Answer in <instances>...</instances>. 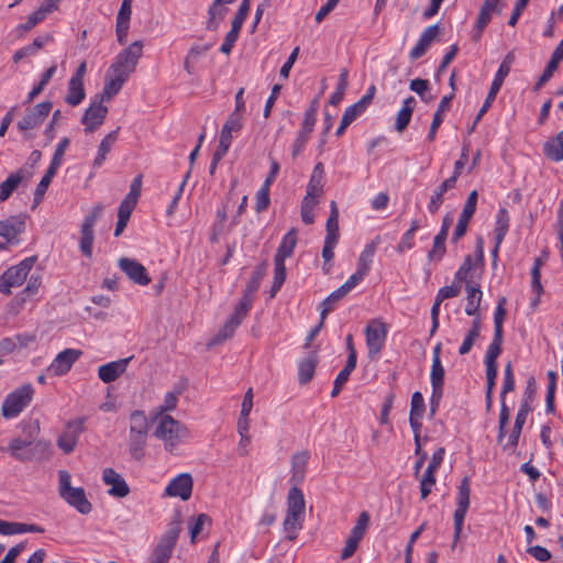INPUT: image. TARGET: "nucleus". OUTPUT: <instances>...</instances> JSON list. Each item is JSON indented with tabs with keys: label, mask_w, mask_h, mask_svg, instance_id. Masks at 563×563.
<instances>
[{
	"label": "nucleus",
	"mask_w": 563,
	"mask_h": 563,
	"mask_svg": "<svg viewBox=\"0 0 563 563\" xmlns=\"http://www.w3.org/2000/svg\"><path fill=\"white\" fill-rule=\"evenodd\" d=\"M151 421L156 424L154 437L164 442V448L168 452H173L189 435L186 426L172 416L151 418Z\"/></svg>",
	"instance_id": "f257e3e1"
},
{
	"label": "nucleus",
	"mask_w": 563,
	"mask_h": 563,
	"mask_svg": "<svg viewBox=\"0 0 563 563\" xmlns=\"http://www.w3.org/2000/svg\"><path fill=\"white\" fill-rule=\"evenodd\" d=\"M305 506L302 492L298 487H291L287 498V515L283 523L288 540H295L302 528Z\"/></svg>",
	"instance_id": "f03ea898"
},
{
	"label": "nucleus",
	"mask_w": 563,
	"mask_h": 563,
	"mask_svg": "<svg viewBox=\"0 0 563 563\" xmlns=\"http://www.w3.org/2000/svg\"><path fill=\"white\" fill-rule=\"evenodd\" d=\"M58 493L59 496L79 514L87 515L91 511L92 505L87 499L85 489L71 486L70 474L62 470L58 472Z\"/></svg>",
	"instance_id": "7ed1b4c3"
},
{
	"label": "nucleus",
	"mask_w": 563,
	"mask_h": 563,
	"mask_svg": "<svg viewBox=\"0 0 563 563\" xmlns=\"http://www.w3.org/2000/svg\"><path fill=\"white\" fill-rule=\"evenodd\" d=\"M252 308V298L250 295L242 296L239 303L235 306L233 313L225 321L223 327L218 331V333L210 340L209 346H214L223 343L224 341L231 339L234 335L235 330L242 323V321L247 317L250 310Z\"/></svg>",
	"instance_id": "20e7f679"
},
{
	"label": "nucleus",
	"mask_w": 563,
	"mask_h": 563,
	"mask_svg": "<svg viewBox=\"0 0 563 563\" xmlns=\"http://www.w3.org/2000/svg\"><path fill=\"white\" fill-rule=\"evenodd\" d=\"M143 53V42L135 41L126 48L121 51L114 58V62L109 67L110 73H120L125 77H130L135 71L139 59Z\"/></svg>",
	"instance_id": "39448f33"
},
{
	"label": "nucleus",
	"mask_w": 563,
	"mask_h": 563,
	"mask_svg": "<svg viewBox=\"0 0 563 563\" xmlns=\"http://www.w3.org/2000/svg\"><path fill=\"white\" fill-rule=\"evenodd\" d=\"M470 497H471V478L465 476L457 488L456 495V509L453 515L454 519V536H453V544L452 549L455 548L457 541L461 538L464 520L470 508Z\"/></svg>",
	"instance_id": "423d86ee"
},
{
	"label": "nucleus",
	"mask_w": 563,
	"mask_h": 563,
	"mask_svg": "<svg viewBox=\"0 0 563 563\" xmlns=\"http://www.w3.org/2000/svg\"><path fill=\"white\" fill-rule=\"evenodd\" d=\"M36 260V256H30L24 258L20 264L8 268L0 276V292L10 295L13 287L21 286L33 268Z\"/></svg>",
	"instance_id": "0eeeda50"
},
{
	"label": "nucleus",
	"mask_w": 563,
	"mask_h": 563,
	"mask_svg": "<svg viewBox=\"0 0 563 563\" xmlns=\"http://www.w3.org/2000/svg\"><path fill=\"white\" fill-rule=\"evenodd\" d=\"M33 387L27 384L10 393L2 404V415L4 418H14L19 416L31 402L33 397Z\"/></svg>",
	"instance_id": "6e6552de"
},
{
	"label": "nucleus",
	"mask_w": 563,
	"mask_h": 563,
	"mask_svg": "<svg viewBox=\"0 0 563 563\" xmlns=\"http://www.w3.org/2000/svg\"><path fill=\"white\" fill-rule=\"evenodd\" d=\"M26 219V214L20 213L0 220V238L5 240L7 246L20 244L19 236L25 231Z\"/></svg>",
	"instance_id": "1a4fd4ad"
},
{
	"label": "nucleus",
	"mask_w": 563,
	"mask_h": 563,
	"mask_svg": "<svg viewBox=\"0 0 563 563\" xmlns=\"http://www.w3.org/2000/svg\"><path fill=\"white\" fill-rule=\"evenodd\" d=\"M366 345L368 349V357L375 358L384 349L387 328L386 324L378 320H372L368 322L365 329Z\"/></svg>",
	"instance_id": "9d476101"
},
{
	"label": "nucleus",
	"mask_w": 563,
	"mask_h": 563,
	"mask_svg": "<svg viewBox=\"0 0 563 563\" xmlns=\"http://www.w3.org/2000/svg\"><path fill=\"white\" fill-rule=\"evenodd\" d=\"M85 422H86V418H82V417L69 421L66 424L64 432L57 439L58 448L66 454L74 452V450L77 445L79 435L85 430Z\"/></svg>",
	"instance_id": "9b49d317"
},
{
	"label": "nucleus",
	"mask_w": 563,
	"mask_h": 563,
	"mask_svg": "<svg viewBox=\"0 0 563 563\" xmlns=\"http://www.w3.org/2000/svg\"><path fill=\"white\" fill-rule=\"evenodd\" d=\"M444 454V448H439L432 454L430 463L420 478V494L422 499H426L431 494L432 488L437 483L435 473L443 462Z\"/></svg>",
	"instance_id": "f8f14e48"
},
{
	"label": "nucleus",
	"mask_w": 563,
	"mask_h": 563,
	"mask_svg": "<svg viewBox=\"0 0 563 563\" xmlns=\"http://www.w3.org/2000/svg\"><path fill=\"white\" fill-rule=\"evenodd\" d=\"M81 354L82 352L76 349H66L62 351L46 368V374L49 376H63L67 374Z\"/></svg>",
	"instance_id": "ddd939ff"
},
{
	"label": "nucleus",
	"mask_w": 563,
	"mask_h": 563,
	"mask_svg": "<svg viewBox=\"0 0 563 563\" xmlns=\"http://www.w3.org/2000/svg\"><path fill=\"white\" fill-rule=\"evenodd\" d=\"M52 108L53 103L51 101L37 103L18 122V129L20 131H29L37 128L47 118Z\"/></svg>",
	"instance_id": "4468645a"
},
{
	"label": "nucleus",
	"mask_w": 563,
	"mask_h": 563,
	"mask_svg": "<svg viewBox=\"0 0 563 563\" xmlns=\"http://www.w3.org/2000/svg\"><path fill=\"white\" fill-rule=\"evenodd\" d=\"M118 265L122 272L129 277L133 283L147 286L151 283V278L147 274V271L144 265L133 258L121 257L118 261Z\"/></svg>",
	"instance_id": "2eb2a0df"
},
{
	"label": "nucleus",
	"mask_w": 563,
	"mask_h": 563,
	"mask_svg": "<svg viewBox=\"0 0 563 563\" xmlns=\"http://www.w3.org/2000/svg\"><path fill=\"white\" fill-rule=\"evenodd\" d=\"M192 477L189 473H181L173 478L165 488V496L179 497L188 500L192 493Z\"/></svg>",
	"instance_id": "dca6fc26"
},
{
	"label": "nucleus",
	"mask_w": 563,
	"mask_h": 563,
	"mask_svg": "<svg viewBox=\"0 0 563 563\" xmlns=\"http://www.w3.org/2000/svg\"><path fill=\"white\" fill-rule=\"evenodd\" d=\"M101 98L99 100H95L85 111L81 123L86 126L85 131L87 133L93 132L103 123L108 113V108L103 106Z\"/></svg>",
	"instance_id": "f3484780"
},
{
	"label": "nucleus",
	"mask_w": 563,
	"mask_h": 563,
	"mask_svg": "<svg viewBox=\"0 0 563 563\" xmlns=\"http://www.w3.org/2000/svg\"><path fill=\"white\" fill-rule=\"evenodd\" d=\"M102 479L106 485L110 486L109 495L123 498L129 495L130 487L121 474L111 467H107L102 472Z\"/></svg>",
	"instance_id": "a211bd4d"
},
{
	"label": "nucleus",
	"mask_w": 563,
	"mask_h": 563,
	"mask_svg": "<svg viewBox=\"0 0 563 563\" xmlns=\"http://www.w3.org/2000/svg\"><path fill=\"white\" fill-rule=\"evenodd\" d=\"M440 27L438 24H433L428 26L422 34L420 35L417 44L412 47V49L409 53V57L412 60H416L420 57H422L432 42L435 40V37L439 35Z\"/></svg>",
	"instance_id": "6ab92c4d"
},
{
	"label": "nucleus",
	"mask_w": 563,
	"mask_h": 563,
	"mask_svg": "<svg viewBox=\"0 0 563 563\" xmlns=\"http://www.w3.org/2000/svg\"><path fill=\"white\" fill-rule=\"evenodd\" d=\"M131 360L132 357H126L101 365L98 368L99 378L107 384L114 382L121 374L125 372Z\"/></svg>",
	"instance_id": "aec40b11"
},
{
	"label": "nucleus",
	"mask_w": 563,
	"mask_h": 563,
	"mask_svg": "<svg viewBox=\"0 0 563 563\" xmlns=\"http://www.w3.org/2000/svg\"><path fill=\"white\" fill-rule=\"evenodd\" d=\"M563 59V40L558 44L555 47L551 59L549 60L545 69L543 70L542 75L539 77L538 81L536 82L533 90L539 91L553 76L554 71L558 69L559 64Z\"/></svg>",
	"instance_id": "412c9836"
},
{
	"label": "nucleus",
	"mask_w": 563,
	"mask_h": 563,
	"mask_svg": "<svg viewBox=\"0 0 563 563\" xmlns=\"http://www.w3.org/2000/svg\"><path fill=\"white\" fill-rule=\"evenodd\" d=\"M128 79V77L121 75L120 73H110L108 70L107 81L100 96L101 101H109L112 97L119 93Z\"/></svg>",
	"instance_id": "4be33fe9"
},
{
	"label": "nucleus",
	"mask_w": 563,
	"mask_h": 563,
	"mask_svg": "<svg viewBox=\"0 0 563 563\" xmlns=\"http://www.w3.org/2000/svg\"><path fill=\"white\" fill-rule=\"evenodd\" d=\"M456 180L457 179L455 177L451 176L437 187L428 203V211L431 214H435L438 212L444 201V194L455 187Z\"/></svg>",
	"instance_id": "5701e85b"
},
{
	"label": "nucleus",
	"mask_w": 563,
	"mask_h": 563,
	"mask_svg": "<svg viewBox=\"0 0 563 563\" xmlns=\"http://www.w3.org/2000/svg\"><path fill=\"white\" fill-rule=\"evenodd\" d=\"M465 290H466V299H467V303H466V307H465V313L467 316H478V309H479V305H481V301H482V290L479 288V285L477 284H473L471 282H466V286H465Z\"/></svg>",
	"instance_id": "b1692460"
},
{
	"label": "nucleus",
	"mask_w": 563,
	"mask_h": 563,
	"mask_svg": "<svg viewBox=\"0 0 563 563\" xmlns=\"http://www.w3.org/2000/svg\"><path fill=\"white\" fill-rule=\"evenodd\" d=\"M183 393V387H175L164 396L163 404L159 405L153 412L151 418L163 416H170L169 412L175 410L178 404V397Z\"/></svg>",
	"instance_id": "393cba45"
},
{
	"label": "nucleus",
	"mask_w": 563,
	"mask_h": 563,
	"mask_svg": "<svg viewBox=\"0 0 563 563\" xmlns=\"http://www.w3.org/2000/svg\"><path fill=\"white\" fill-rule=\"evenodd\" d=\"M417 104L416 99L410 96L404 100L401 109L398 111L396 117L395 129L397 132H404L410 123L415 107Z\"/></svg>",
	"instance_id": "a878e982"
},
{
	"label": "nucleus",
	"mask_w": 563,
	"mask_h": 563,
	"mask_svg": "<svg viewBox=\"0 0 563 563\" xmlns=\"http://www.w3.org/2000/svg\"><path fill=\"white\" fill-rule=\"evenodd\" d=\"M453 97H454V93L452 92L449 96H444L440 100V103H439L438 109H437V111H435V113L433 115V120H432V123H431V126H430V130H429V133H428V136H427L429 142L434 141L437 132H438V129L440 128V125L443 122V113L446 110H449Z\"/></svg>",
	"instance_id": "bb28decb"
},
{
	"label": "nucleus",
	"mask_w": 563,
	"mask_h": 563,
	"mask_svg": "<svg viewBox=\"0 0 563 563\" xmlns=\"http://www.w3.org/2000/svg\"><path fill=\"white\" fill-rule=\"evenodd\" d=\"M150 431V420L143 410H133L130 413V434L147 435Z\"/></svg>",
	"instance_id": "cd10ccee"
},
{
	"label": "nucleus",
	"mask_w": 563,
	"mask_h": 563,
	"mask_svg": "<svg viewBox=\"0 0 563 563\" xmlns=\"http://www.w3.org/2000/svg\"><path fill=\"white\" fill-rule=\"evenodd\" d=\"M24 175L25 172L21 168L8 176V178L0 185V202H4L10 198L13 191L22 183Z\"/></svg>",
	"instance_id": "c85d7f7f"
},
{
	"label": "nucleus",
	"mask_w": 563,
	"mask_h": 563,
	"mask_svg": "<svg viewBox=\"0 0 563 563\" xmlns=\"http://www.w3.org/2000/svg\"><path fill=\"white\" fill-rule=\"evenodd\" d=\"M318 364V356L314 352L310 353L306 358H303L298 366V380L301 385H306L309 383L316 371V366Z\"/></svg>",
	"instance_id": "c756f323"
},
{
	"label": "nucleus",
	"mask_w": 563,
	"mask_h": 563,
	"mask_svg": "<svg viewBox=\"0 0 563 563\" xmlns=\"http://www.w3.org/2000/svg\"><path fill=\"white\" fill-rule=\"evenodd\" d=\"M498 0H485L477 18L476 27L478 29V37H482V33L485 27L489 24L492 15L498 10Z\"/></svg>",
	"instance_id": "7c9ffc66"
},
{
	"label": "nucleus",
	"mask_w": 563,
	"mask_h": 563,
	"mask_svg": "<svg viewBox=\"0 0 563 563\" xmlns=\"http://www.w3.org/2000/svg\"><path fill=\"white\" fill-rule=\"evenodd\" d=\"M505 77H500L499 75L495 74V77L493 79V82L490 85V89L487 93V97L479 109L476 118H475V124H478V122L482 120L483 115L489 110L493 102L496 99L497 93L499 92L503 84H504Z\"/></svg>",
	"instance_id": "2f4dec72"
},
{
	"label": "nucleus",
	"mask_w": 563,
	"mask_h": 563,
	"mask_svg": "<svg viewBox=\"0 0 563 563\" xmlns=\"http://www.w3.org/2000/svg\"><path fill=\"white\" fill-rule=\"evenodd\" d=\"M30 444L31 442H27L25 440L13 439L8 446V451L11 454V456L18 461H30L34 456L30 449Z\"/></svg>",
	"instance_id": "473e14b6"
},
{
	"label": "nucleus",
	"mask_w": 563,
	"mask_h": 563,
	"mask_svg": "<svg viewBox=\"0 0 563 563\" xmlns=\"http://www.w3.org/2000/svg\"><path fill=\"white\" fill-rule=\"evenodd\" d=\"M296 244L297 232L295 229H291L284 235L282 243L279 244L277 252L274 256V260H280L285 262L287 257H290L292 255Z\"/></svg>",
	"instance_id": "72a5a7b5"
},
{
	"label": "nucleus",
	"mask_w": 563,
	"mask_h": 563,
	"mask_svg": "<svg viewBox=\"0 0 563 563\" xmlns=\"http://www.w3.org/2000/svg\"><path fill=\"white\" fill-rule=\"evenodd\" d=\"M119 129L108 133L100 142L98 154L93 159V167L99 168L104 163L108 153L111 151L113 144L117 142Z\"/></svg>",
	"instance_id": "f704fd0d"
},
{
	"label": "nucleus",
	"mask_w": 563,
	"mask_h": 563,
	"mask_svg": "<svg viewBox=\"0 0 563 563\" xmlns=\"http://www.w3.org/2000/svg\"><path fill=\"white\" fill-rule=\"evenodd\" d=\"M510 217L506 208H500L496 214L494 235L497 243H503L509 230Z\"/></svg>",
	"instance_id": "c9c22d12"
},
{
	"label": "nucleus",
	"mask_w": 563,
	"mask_h": 563,
	"mask_svg": "<svg viewBox=\"0 0 563 563\" xmlns=\"http://www.w3.org/2000/svg\"><path fill=\"white\" fill-rule=\"evenodd\" d=\"M310 455L308 451H302L294 454L291 460L292 479L301 482L305 477L307 463Z\"/></svg>",
	"instance_id": "e433bc0d"
},
{
	"label": "nucleus",
	"mask_w": 563,
	"mask_h": 563,
	"mask_svg": "<svg viewBox=\"0 0 563 563\" xmlns=\"http://www.w3.org/2000/svg\"><path fill=\"white\" fill-rule=\"evenodd\" d=\"M481 328H482L481 318L477 317L473 320L472 328L468 330L466 336L464 338V340L459 349V353L461 355H465V354L470 353L475 341L479 338Z\"/></svg>",
	"instance_id": "4c0bfd02"
},
{
	"label": "nucleus",
	"mask_w": 563,
	"mask_h": 563,
	"mask_svg": "<svg viewBox=\"0 0 563 563\" xmlns=\"http://www.w3.org/2000/svg\"><path fill=\"white\" fill-rule=\"evenodd\" d=\"M85 97H86V93H85V88H84V81L69 79L68 90H67L65 101L68 104L76 107L79 103H81V101L85 99Z\"/></svg>",
	"instance_id": "58836bf2"
},
{
	"label": "nucleus",
	"mask_w": 563,
	"mask_h": 563,
	"mask_svg": "<svg viewBox=\"0 0 563 563\" xmlns=\"http://www.w3.org/2000/svg\"><path fill=\"white\" fill-rule=\"evenodd\" d=\"M147 435L129 433V451L133 460L141 461L145 455Z\"/></svg>",
	"instance_id": "ea45409f"
},
{
	"label": "nucleus",
	"mask_w": 563,
	"mask_h": 563,
	"mask_svg": "<svg viewBox=\"0 0 563 563\" xmlns=\"http://www.w3.org/2000/svg\"><path fill=\"white\" fill-rule=\"evenodd\" d=\"M375 252H376V244L374 242L367 244L358 257L356 271L363 273L364 275H367L371 271V265H372Z\"/></svg>",
	"instance_id": "a19ab883"
},
{
	"label": "nucleus",
	"mask_w": 563,
	"mask_h": 563,
	"mask_svg": "<svg viewBox=\"0 0 563 563\" xmlns=\"http://www.w3.org/2000/svg\"><path fill=\"white\" fill-rule=\"evenodd\" d=\"M369 515L367 511H362L357 518L355 526L352 528L349 538L357 541L358 543L364 538L366 530L369 526Z\"/></svg>",
	"instance_id": "79ce46f5"
},
{
	"label": "nucleus",
	"mask_w": 563,
	"mask_h": 563,
	"mask_svg": "<svg viewBox=\"0 0 563 563\" xmlns=\"http://www.w3.org/2000/svg\"><path fill=\"white\" fill-rule=\"evenodd\" d=\"M544 154L554 162L563 161V141H561L559 135L544 144Z\"/></svg>",
	"instance_id": "37998d69"
},
{
	"label": "nucleus",
	"mask_w": 563,
	"mask_h": 563,
	"mask_svg": "<svg viewBox=\"0 0 563 563\" xmlns=\"http://www.w3.org/2000/svg\"><path fill=\"white\" fill-rule=\"evenodd\" d=\"M503 334L494 333L493 341L487 347L485 354V364L497 365V358L503 351Z\"/></svg>",
	"instance_id": "c03bdc74"
},
{
	"label": "nucleus",
	"mask_w": 563,
	"mask_h": 563,
	"mask_svg": "<svg viewBox=\"0 0 563 563\" xmlns=\"http://www.w3.org/2000/svg\"><path fill=\"white\" fill-rule=\"evenodd\" d=\"M48 41V37L46 38H43V37H36L34 38V41L32 42V44L30 45H26L20 49H18L14 55H13V62L14 63H19L21 59H23L24 57H27V56H32L34 55L38 49H41L44 44Z\"/></svg>",
	"instance_id": "a18cd8bd"
},
{
	"label": "nucleus",
	"mask_w": 563,
	"mask_h": 563,
	"mask_svg": "<svg viewBox=\"0 0 563 563\" xmlns=\"http://www.w3.org/2000/svg\"><path fill=\"white\" fill-rule=\"evenodd\" d=\"M274 279L271 288V297H275L286 280L285 262L280 260H274Z\"/></svg>",
	"instance_id": "49530a36"
},
{
	"label": "nucleus",
	"mask_w": 563,
	"mask_h": 563,
	"mask_svg": "<svg viewBox=\"0 0 563 563\" xmlns=\"http://www.w3.org/2000/svg\"><path fill=\"white\" fill-rule=\"evenodd\" d=\"M228 9L224 5H220L219 3L214 2L209 8V19L207 22V29L208 30H217L220 22L223 20Z\"/></svg>",
	"instance_id": "de8ad7c7"
},
{
	"label": "nucleus",
	"mask_w": 563,
	"mask_h": 563,
	"mask_svg": "<svg viewBox=\"0 0 563 563\" xmlns=\"http://www.w3.org/2000/svg\"><path fill=\"white\" fill-rule=\"evenodd\" d=\"M346 295L343 294V289L340 287L331 292L322 302H321V311L320 317L325 319L328 313L334 310L335 303L341 300Z\"/></svg>",
	"instance_id": "09e8293b"
},
{
	"label": "nucleus",
	"mask_w": 563,
	"mask_h": 563,
	"mask_svg": "<svg viewBox=\"0 0 563 563\" xmlns=\"http://www.w3.org/2000/svg\"><path fill=\"white\" fill-rule=\"evenodd\" d=\"M178 534H179L178 527L170 528L166 532V534L161 539V541L158 542V544L155 548L163 550L166 553L172 555L173 550H174L177 539H178Z\"/></svg>",
	"instance_id": "8fccbe9b"
},
{
	"label": "nucleus",
	"mask_w": 563,
	"mask_h": 563,
	"mask_svg": "<svg viewBox=\"0 0 563 563\" xmlns=\"http://www.w3.org/2000/svg\"><path fill=\"white\" fill-rule=\"evenodd\" d=\"M80 233L79 249L85 256L90 258L92 256V245L95 240L93 230L81 227Z\"/></svg>",
	"instance_id": "3c124183"
},
{
	"label": "nucleus",
	"mask_w": 563,
	"mask_h": 563,
	"mask_svg": "<svg viewBox=\"0 0 563 563\" xmlns=\"http://www.w3.org/2000/svg\"><path fill=\"white\" fill-rule=\"evenodd\" d=\"M444 373L442 363L433 361L430 374L432 390H443Z\"/></svg>",
	"instance_id": "603ef678"
},
{
	"label": "nucleus",
	"mask_w": 563,
	"mask_h": 563,
	"mask_svg": "<svg viewBox=\"0 0 563 563\" xmlns=\"http://www.w3.org/2000/svg\"><path fill=\"white\" fill-rule=\"evenodd\" d=\"M448 235L438 233L434 238L432 249L428 253L429 261H440L445 254V240Z\"/></svg>",
	"instance_id": "864d4df0"
},
{
	"label": "nucleus",
	"mask_w": 563,
	"mask_h": 563,
	"mask_svg": "<svg viewBox=\"0 0 563 563\" xmlns=\"http://www.w3.org/2000/svg\"><path fill=\"white\" fill-rule=\"evenodd\" d=\"M507 303L506 297H500L494 312V333L503 334V324L506 318L505 305Z\"/></svg>",
	"instance_id": "5fc2aeb1"
},
{
	"label": "nucleus",
	"mask_w": 563,
	"mask_h": 563,
	"mask_svg": "<svg viewBox=\"0 0 563 563\" xmlns=\"http://www.w3.org/2000/svg\"><path fill=\"white\" fill-rule=\"evenodd\" d=\"M241 29H242L241 26L232 23L231 30L227 33L224 41L220 47L221 53L227 54V55L231 53L235 42L239 38Z\"/></svg>",
	"instance_id": "6e6d98bb"
},
{
	"label": "nucleus",
	"mask_w": 563,
	"mask_h": 563,
	"mask_svg": "<svg viewBox=\"0 0 563 563\" xmlns=\"http://www.w3.org/2000/svg\"><path fill=\"white\" fill-rule=\"evenodd\" d=\"M515 389V376L512 371V365L510 362H508L505 366L504 372V382H503V388L500 393V401L505 400V397L508 393L512 391Z\"/></svg>",
	"instance_id": "4d7b16f0"
},
{
	"label": "nucleus",
	"mask_w": 563,
	"mask_h": 563,
	"mask_svg": "<svg viewBox=\"0 0 563 563\" xmlns=\"http://www.w3.org/2000/svg\"><path fill=\"white\" fill-rule=\"evenodd\" d=\"M347 69H342L340 77H339V84L336 87V91L331 96L330 103L335 106L340 103L344 97L345 89L347 87Z\"/></svg>",
	"instance_id": "13d9d810"
},
{
	"label": "nucleus",
	"mask_w": 563,
	"mask_h": 563,
	"mask_svg": "<svg viewBox=\"0 0 563 563\" xmlns=\"http://www.w3.org/2000/svg\"><path fill=\"white\" fill-rule=\"evenodd\" d=\"M531 289L537 294V298L532 301L533 306L539 303V298L543 292V287L541 284V269L537 267H532L531 269Z\"/></svg>",
	"instance_id": "bf43d9fd"
},
{
	"label": "nucleus",
	"mask_w": 563,
	"mask_h": 563,
	"mask_svg": "<svg viewBox=\"0 0 563 563\" xmlns=\"http://www.w3.org/2000/svg\"><path fill=\"white\" fill-rule=\"evenodd\" d=\"M426 410L424 399L420 391L413 393L411 397V408L409 416L423 417Z\"/></svg>",
	"instance_id": "052dcab7"
},
{
	"label": "nucleus",
	"mask_w": 563,
	"mask_h": 563,
	"mask_svg": "<svg viewBox=\"0 0 563 563\" xmlns=\"http://www.w3.org/2000/svg\"><path fill=\"white\" fill-rule=\"evenodd\" d=\"M243 126V117L238 112H232L223 124V130L229 132H239Z\"/></svg>",
	"instance_id": "680f3d73"
},
{
	"label": "nucleus",
	"mask_w": 563,
	"mask_h": 563,
	"mask_svg": "<svg viewBox=\"0 0 563 563\" xmlns=\"http://www.w3.org/2000/svg\"><path fill=\"white\" fill-rule=\"evenodd\" d=\"M269 188L262 186L256 194L255 210L260 213L266 210L269 206Z\"/></svg>",
	"instance_id": "e2e57ef3"
},
{
	"label": "nucleus",
	"mask_w": 563,
	"mask_h": 563,
	"mask_svg": "<svg viewBox=\"0 0 563 563\" xmlns=\"http://www.w3.org/2000/svg\"><path fill=\"white\" fill-rule=\"evenodd\" d=\"M102 212H103V206L100 203L96 205L91 209V211L85 217L81 227L93 230V227H95L96 222L102 216Z\"/></svg>",
	"instance_id": "0e129e2a"
},
{
	"label": "nucleus",
	"mask_w": 563,
	"mask_h": 563,
	"mask_svg": "<svg viewBox=\"0 0 563 563\" xmlns=\"http://www.w3.org/2000/svg\"><path fill=\"white\" fill-rule=\"evenodd\" d=\"M471 219H472V217L464 216L463 213L460 214L457 224H456L455 230L452 235L453 243H456L461 238H463L465 235Z\"/></svg>",
	"instance_id": "69168bd1"
},
{
	"label": "nucleus",
	"mask_w": 563,
	"mask_h": 563,
	"mask_svg": "<svg viewBox=\"0 0 563 563\" xmlns=\"http://www.w3.org/2000/svg\"><path fill=\"white\" fill-rule=\"evenodd\" d=\"M522 428L523 427H518L517 424H514L512 429H511V432L506 441V443L503 444V450L504 451H511L514 452L518 445V442H519V438H520V434H521V431H522Z\"/></svg>",
	"instance_id": "338daca9"
},
{
	"label": "nucleus",
	"mask_w": 563,
	"mask_h": 563,
	"mask_svg": "<svg viewBox=\"0 0 563 563\" xmlns=\"http://www.w3.org/2000/svg\"><path fill=\"white\" fill-rule=\"evenodd\" d=\"M53 178H54V175L52 174V172L45 173V175L42 177L41 181L38 183V185L35 189V192H34L35 201L42 200V198L45 195Z\"/></svg>",
	"instance_id": "774afa93"
}]
</instances>
